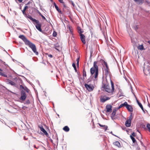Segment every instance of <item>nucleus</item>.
I'll list each match as a JSON object with an SVG mask.
<instances>
[{
    "label": "nucleus",
    "mask_w": 150,
    "mask_h": 150,
    "mask_svg": "<svg viewBox=\"0 0 150 150\" xmlns=\"http://www.w3.org/2000/svg\"><path fill=\"white\" fill-rule=\"evenodd\" d=\"M132 136L133 137H135L136 136V134H135V133L134 132H133L132 134Z\"/></svg>",
    "instance_id": "de8ad7c7"
},
{
    "label": "nucleus",
    "mask_w": 150,
    "mask_h": 150,
    "mask_svg": "<svg viewBox=\"0 0 150 150\" xmlns=\"http://www.w3.org/2000/svg\"><path fill=\"white\" fill-rule=\"evenodd\" d=\"M0 75L2 76H3L5 77H7V75H6L5 74H4V73L1 72H0Z\"/></svg>",
    "instance_id": "2f4dec72"
},
{
    "label": "nucleus",
    "mask_w": 150,
    "mask_h": 150,
    "mask_svg": "<svg viewBox=\"0 0 150 150\" xmlns=\"http://www.w3.org/2000/svg\"><path fill=\"white\" fill-rule=\"evenodd\" d=\"M51 72H53V71H52Z\"/></svg>",
    "instance_id": "69168bd1"
},
{
    "label": "nucleus",
    "mask_w": 150,
    "mask_h": 150,
    "mask_svg": "<svg viewBox=\"0 0 150 150\" xmlns=\"http://www.w3.org/2000/svg\"><path fill=\"white\" fill-rule=\"evenodd\" d=\"M27 17L28 18L30 19L33 22H35V23H38V20H36L35 19L33 18L30 15H28L27 16Z\"/></svg>",
    "instance_id": "4468645a"
},
{
    "label": "nucleus",
    "mask_w": 150,
    "mask_h": 150,
    "mask_svg": "<svg viewBox=\"0 0 150 150\" xmlns=\"http://www.w3.org/2000/svg\"><path fill=\"white\" fill-rule=\"evenodd\" d=\"M137 48L138 49L141 50H145V49L142 45H139L138 47Z\"/></svg>",
    "instance_id": "4be33fe9"
},
{
    "label": "nucleus",
    "mask_w": 150,
    "mask_h": 150,
    "mask_svg": "<svg viewBox=\"0 0 150 150\" xmlns=\"http://www.w3.org/2000/svg\"><path fill=\"white\" fill-rule=\"evenodd\" d=\"M108 128V126L106 125H105L104 126V127H103V129H104L105 131L107 130Z\"/></svg>",
    "instance_id": "72a5a7b5"
},
{
    "label": "nucleus",
    "mask_w": 150,
    "mask_h": 150,
    "mask_svg": "<svg viewBox=\"0 0 150 150\" xmlns=\"http://www.w3.org/2000/svg\"><path fill=\"white\" fill-rule=\"evenodd\" d=\"M7 82L9 84L11 85L12 86H14L16 85V83L12 81L9 80V79H7Z\"/></svg>",
    "instance_id": "dca6fc26"
},
{
    "label": "nucleus",
    "mask_w": 150,
    "mask_h": 150,
    "mask_svg": "<svg viewBox=\"0 0 150 150\" xmlns=\"http://www.w3.org/2000/svg\"><path fill=\"white\" fill-rule=\"evenodd\" d=\"M49 56H51V57H52V55H51V54H50V55Z\"/></svg>",
    "instance_id": "052dcab7"
},
{
    "label": "nucleus",
    "mask_w": 150,
    "mask_h": 150,
    "mask_svg": "<svg viewBox=\"0 0 150 150\" xmlns=\"http://www.w3.org/2000/svg\"><path fill=\"white\" fill-rule=\"evenodd\" d=\"M84 86L89 91H92L94 88V87L92 84L88 85L85 83L84 85Z\"/></svg>",
    "instance_id": "423d86ee"
},
{
    "label": "nucleus",
    "mask_w": 150,
    "mask_h": 150,
    "mask_svg": "<svg viewBox=\"0 0 150 150\" xmlns=\"http://www.w3.org/2000/svg\"><path fill=\"white\" fill-rule=\"evenodd\" d=\"M146 127L148 129V130L150 132V124H147Z\"/></svg>",
    "instance_id": "c85d7f7f"
},
{
    "label": "nucleus",
    "mask_w": 150,
    "mask_h": 150,
    "mask_svg": "<svg viewBox=\"0 0 150 150\" xmlns=\"http://www.w3.org/2000/svg\"><path fill=\"white\" fill-rule=\"evenodd\" d=\"M137 4L140 5L143 4L144 2V0H133Z\"/></svg>",
    "instance_id": "2eb2a0df"
},
{
    "label": "nucleus",
    "mask_w": 150,
    "mask_h": 150,
    "mask_svg": "<svg viewBox=\"0 0 150 150\" xmlns=\"http://www.w3.org/2000/svg\"><path fill=\"white\" fill-rule=\"evenodd\" d=\"M19 38L21 39L26 45L28 46L36 55H38V52H36V49L35 44L28 40L24 35H20L19 36Z\"/></svg>",
    "instance_id": "f03ea898"
},
{
    "label": "nucleus",
    "mask_w": 150,
    "mask_h": 150,
    "mask_svg": "<svg viewBox=\"0 0 150 150\" xmlns=\"http://www.w3.org/2000/svg\"><path fill=\"white\" fill-rule=\"evenodd\" d=\"M57 35V33L55 31H54L53 34V36L54 37H56Z\"/></svg>",
    "instance_id": "473e14b6"
},
{
    "label": "nucleus",
    "mask_w": 150,
    "mask_h": 150,
    "mask_svg": "<svg viewBox=\"0 0 150 150\" xmlns=\"http://www.w3.org/2000/svg\"><path fill=\"white\" fill-rule=\"evenodd\" d=\"M116 110H113L111 114V117H113L115 116L116 114Z\"/></svg>",
    "instance_id": "bb28decb"
},
{
    "label": "nucleus",
    "mask_w": 150,
    "mask_h": 150,
    "mask_svg": "<svg viewBox=\"0 0 150 150\" xmlns=\"http://www.w3.org/2000/svg\"><path fill=\"white\" fill-rule=\"evenodd\" d=\"M13 79L14 80H15V81H16L17 80V77H15V78H13Z\"/></svg>",
    "instance_id": "09e8293b"
},
{
    "label": "nucleus",
    "mask_w": 150,
    "mask_h": 150,
    "mask_svg": "<svg viewBox=\"0 0 150 150\" xmlns=\"http://www.w3.org/2000/svg\"><path fill=\"white\" fill-rule=\"evenodd\" d=\"M54 4L56 10L60 14H62V11L60 9H59L58 6L56 4V3L55 2L54 3Z\"/></svg>",
    "instance_id": "f3484780"
},
{
    "label": "nucleus",
    "mask_w": 150,
    "mask_h": 150,
    "mask_svg": "<svg viewBox=\"0 0 150 150\" xmlns=\"http://www.w3.org/2000/svg\"><path fill=\"white\" fill-rule=\"evenodd\" d=\"M39 128L40 129V130L42 131L45 135L47 137L49 136V134L47 131L45 129L43 128L42 126H39Z\"/></svg>",
    "instance_id": "1a4fd4ad"
},
{
    "label": "nucleus",
    "mask_w": 150,
    "mask_h": 150,
    "mask_svg": "<svg viewBox=\"0 0 150 150\" xmlns=\"http://www.w3.org/2000/svg\"><path fill=\"white\" fill-rule=\"evenodd\" d=\"M147 70L146 69H144V73L145 74H146V75H148V74H149V73H147L146 72V71H147Z\"/></svg>",
    "instance_id": "e433bc0d"
},
{
    "label": "nucleus",
    "mask_w": 150,
    "mask_h": 150,
    "mask_svg": "<svg viewBox=\"0 0 150 150\" xmlns=\"http://www.w3.org/2000/svg\"><path fill=\"white\" fill-rule=\"evenodd\" d=\"M97 61L94 62L93 63V67L90 69V72L91 75L95 73L94 77L96 80H97L98 75V68L97 65Z\"/></svg>",
    "instance_id": "7ed1b4c3"
},
{
    "label": "nucleus",
    "mask_w": 150,
    "mask_h": 150,
    "mask_svg": "<svg viewBox=\"0 0 150 150\" xmlns=\"http://www.w3.org/2000/svg\"><path fill=\"white\" fill-rule=\"evenodd\" d=\"M102 61L103 62L106 68L108 67L107 62H105L104 60H102Z\"/></svg>",
    "instance_id": "7c9ffc66"
},
{
    "label": "nucleus",
    "mask_w": 150,
    "mask_h": 150,
    "mask_svg": "<svg viewBox=\"0 0 150 150\" xmlns=\"http://www.w3.org/2000/svg\"><path fill=\"white\" fill-rule=\"evenodd\" d=\"M76 53H77V55L78 56H80V54L77 51V50L76 51Z\"/></svg>",
    "instance_id": "58836bf2"
},
{
    "label": "nucleus",
    "mask_w": 150,
    "mask_h": 150,
    "mask_svg": "<svg viewBox=\"0 0 150 150\" xmlns=\"http://www.w3.org/2000/svg\"><path fill=\"white\" fill-rule=\"evenodd\" d=\"M113 144L117 146L118 147H121V145L120 143L118 141L115 142H114Z\"/></svg>",
    "instance_id": "aec40b11"
},
{
    "label": "nucleus",
    "mask_w": 150,
    "mask_h": 150,
    "mask_svg": "<svg viewBox=\"0 0 150 150\" xmlns=\"http://www.w3.org/2000/svg\"><path fill=\"white\" fill-rule=\"evenodd\" d=\"M80 59V57H78L77 60H76V62H77V65L78 66L79 65V60Z\"/></svg>",
    "instance_id": "f704fd0d"
},
{
    "label": "nucleus",
    "mask_w": 150,
    "mask_h": 150,
    "mask_svg": "<svg viewBox=\"0 0 150 150\" xmlns=\"http://www.w3.org/2000/svg\"><path fill=\"white\" fill-rule=\"evenodd\" d=\"M63 129L65 132H67L69 131V128L67 126H65L63 128Z\"/></svg>",
    "instance_id": "393cba45"
},
{
    "label": "nucleus",
    "mask_w": 150,
    "mask_h": 150,
    "mask_svg": "<svg viewBox=\"0 0 150 150\" xmlns=\"http://www.w3.org/2000/svg\"><path fill=\"white\" fill-rule=\"evenodd\" d=\"M20 88L21 89H25L24 88V87L22 85H20Z\"/></svg>",
    "instance_id": "79ce46f5"
},
{
    "label": "nucleus",
    "mask_w": 150,
    "mask_h": 150,
    "mask_svg": "<svg viewBox=\"0 0 150 150\" xmlns=\"http://www.w3.org/2000/svg\"><path fill=\"white\" fill-rule=\"evenodd\" d=\"M131 139H132L133 142V143H135L136 142V140L131 135L130 136Z\"/></svg>",
    "instance_id": "cd10ccee"
},
{
    "label": "nucleus",
    "mask_w": 150,
    "mask_h": 150,
    "mask_svg": "<svg viewBox=\"0 0 150 150\" xmlns=\"http://www.w3.org/2000/svg\"><path fill=\"white\" fill-rule=\"evenodd\" d=\"M25 102L27 104H29L30 103V101L29 100H28L27 101Z\"/></svg>",
    "instance_id": "49530a36"
},
{
    "label": "nucleus",
    "mask_w": 150,
    "mask_h": 150,
    "mask_svg": "<svg viewBox=\"0 0 150 150\" xmlns=\"http://www.w3.org/2000/svg\"><path fill=\"white\" fill-rule=\"evenodd\" d=\"M0 71H2V70L0 68Z\"/></svg>",
    "instance_id": "680f3d73"
},
{
    "label": "nucleus",
    "mask_w": 150,
    "mask_h": 150,
    "mask_svg": "<svg viewBox=\"0 0 150 150\" xmlns=\"http://www.w3.org/2000/svg\"><path fill=\"white\" fill-rule=\"evenodd\" d=\"M148 105L150 107V105L149 104Z\"/></svg>",
    "instance_id": "e2e57ef3"
},
{
    "label": "nucleus",
    "mask_w": 150,
    "mask_h": 150,
    "mask_svg": "<svg viewBox=\"0 0 150 150\" xmlns=\"http://www.w3.org/2000/svg\"><path fill=\"white\" fill-rule=\"evenodd\" d=\"M112 106L111 105H107L106 107V112H110L112 110Z\"/></svg>",
    "instance_id": "f8f14e48"
},
{
    "label": "nucleus",
    "mask_w": 150,
    "mask_h": 150,
    "mask_svg": "<svg viewBox=\"0 0 150 150\" xmlns=\"http://www.w3.org/2000/svg\"><path fill=\"white\" fill-rule=\"evenodd\" d=\"M105 74L106 76L108 75L109 74V69L108 67L106 68V69H105Z\"/></svg>",
    "instance_id": "5701e85b"
},
{
    "label": "nucleus",
    "mask_w": 150,
    "mask_h": 150,
    "mask_svg": "<svg viewBox=\"0 0 150 150\" xmlns=\"http://www.w3.org/2000/svg\"><path fill=\"white\" fill-rule=\"evenodd\" d=\"M132 118V113H131L129 118L127 119L125 123V125L127 127H129L131 125V120Z\"/></svg>",
    "instance_id": "20e7f679"
},
{
    "label": "nucleus",
    "mask_w": 150,
    "mask_h": 150,
    "mask_svg": "<svg viewBox=\"0 0 150 150\" xmlns=\"http://www.w3.org/2000/svg\"><path fill=\"white\" fill-rule=\"evenodd\" d=\"M111 88L107 82H103L101 88V90L108 93H111V94H113L115 91V88L114 83L112 81H111Z\"/></svg>",
    "instance_id": "f257e3e1"
},
{
    "label": "nucleus",
    "mask_w": 150,
    "mask_h": 150,
    "mask_svg": "<svg viewBox=\"0 0 150 150\" xmlns=\"http://www.w3.org/2000/svg\"><path fill=\"white\" fill-rule=\"evenodd\" d=\"M41 16L42 17L43 19L46 20V19L42 15Z\"/></svg>",
    "instance_id": "ea45409f"
},
{
    "label": "nucleus",
    "mask_w": 150,
    "mask_h": 150,
    "mask_svg": "<svg viewBox=\"0 0 150 150\" xmlns=\"http://www.w3.org/2000/svg\"><path fill=\"white\" fill-rule=\"evenodd\" d=\"M29 8V6H25L24 8L26 10Z\"/></svg>",
    "instance_id": "37998d69"
},
{
    "label": "nucleus",
    "mask_w": 150,
    "mask_h": 150,
    "mask_svg": "<svg viewBox=\"0 0 150 150\" xmlns=\"http://www.w3.org/2000/svg\"><path fill=\"white\" fill-rule=\"evenodd\" d=\"M112 135H114V136H115V137H118L117 136H116V135H115V134H112Z\"/></svg>",
    "instance_id": "6e6d98bb"
},
{
    "label": "nucleus",
    "mask_w": 150,
    "mask_h": 150,
    "mask_svg": "<svg viewBox=\"0 0 150 150\" xmlns=\"http://www.w3.org/2000/svg\"><path fill=\"white\" fill-rule=\"evenodd\" d=\"M3 61H2V60L1 59H0V62H2Z\"/></svg>",
    "instance_id": "13d9d810"
},
{
    "label": "nucleus",
    "mask_w": 150,
    "mask_h": 150,
    "mask_svg": "<svg viewBox=\"0 0 150 150\" xmlns=\"http://www.w3.org/2000/svg\"><path fill=\"white\" fill-rule=\"evenodd\" d=\"M83 77H86V72L85 68H84L83 69Z\"/></svg>",
    "instance_id": "a878e982"
},
{
    "label": "nucleus",
    "mask_w": 150,
    "mask_h": 150,
    "mask_svg": "<svg viewBox=\"0 0 150 150\" xmlns=\"http://www.w3.org/2000/svg\"><path fill=\"white\" fill-rule=\"evenodd\" d=\"M80 39L82 42V43L83 44H85L86 43V41L85 40L86 37L85 36L83 35L82 34H80L79 35Z\"/></svg>",
    "instance_id": "0eeeda50"
},
{
    "label": "nucleus",
    "mask_w": 150,
    "mask_h": 150,
    "mask_svg": "<svg viewBox=\"0 0 150 150\" xmlns=\"http://www.w3.org/2000/svg\"><path fill=\"white\" fill-rule=\"evenodd\" d=\"M136 100L139 106L143 110H144L143 108L142 104L138 101V100L137 99Z\"/></svg>",
    "instance_id": "412c9836"
},
{
    "label": "nucleus",
    "mask_w": 150,
    "mask_h": 150,
    "mask_svg": "<svg viewBox=\"0 0 150 150\" xmlns=\"http://www.w3.org/2000/svg\"><path fill=\"white\" fill-rule=\"evenodd\" d=\"M127 102H124V103L122 104H121L119 107V108H120L122 107L123 106H125L126 107L127 104Z\"/></svg>",
    "instance_id": "b1692460"
},
{
    "label": "nucleus",
    "mask_w": 150,
    "mask_h": 150,
    "mask_svg": "<svg viewBox=\"0 0 150 150\" xmlns=\"http://www.w3.org/2000/svg\"><path fill=\"white\" fill-rule=\"evenodd\" d=\"M22 12L23 13L24 15H26V12H25V11H23V10H22Z\"/></svg>",
    "instance_id": "a19ab883"
},
{
    "label": "nucleus",
    "mask_w": 150,
    "mask_h": 150,
    "mask_svg": "<svg viewBox=\"0 0 150 150\" xmlns=\"http://www.w3.org/2000/svg\"><path fill=\"white\" fill-rule=\"evenodd\" d=\"M60 3L62 4V5L64 7V8H63V10L64 11V8L67 9L68 8V7L67 6L65 3L63 1Z\"/></svg>",
    "instance_id": "a211bd4d"
},
{
    "label": "nucleus",
    "mask_w": 150,
    "mask_h": 150,
    "mask_svg": "<svg viewBox=\"0 0 150 150\" xmlns=\"http://www.w3.org/2000/svg\"><path fill=\"white\" fill-rule=\"evenodd\" d=\"M72 66L73 67L74 70H75V71L76 72L77 70H76V66L75 64L74 63H73L72 64Z\"/></svg>",
    "instance_id": "c756f323"
},
{
    "label": "nucleus",
    "mask_w": 150,
    "mask_h": 150,
    "mask_svg": "<svg viewBox=\"0 0 150 150\" xmlns=\"http://www.w3.org/2000/svg\"><path fill=\"white\" fill-rule=\"evenodd\" d=\"M24 90H25L26 91V92H27L28 93L29 92V89L27 87L25 88V89Z\"/></svg>",
    "instance_id": "4c0bfd02"
},
{
    "label": "nucleus",
    "mask_w": 150,
    "mask_h": 150,
    "mask_svg": "<svg viewBox=\"0 0 150 150\" xmlns=\"http://www.w3.org/2000/svg\"><path fill=\"white\" fill-rule=\"evenodd\" d=\"M37 24L35 26L36 28L40 31L42 32V30L41 28V25L39 21L38 23H35Z\"/></svg>",
    "instance_id": "6e6552de"
},
{
    "label": "nucleus",
    "mask_w": 150,
    "mask_h": 150,
    "mask_svg": "<svg viewBox=\"0 0 150 150\" xmlns=\"http://www.w3.org/2000/svg\"><path fill=\"white\" fill-rule=\"evenodd\" d=\"M101 127H104V126H105V125H102L101 124H100V123H98V124Z\"/></svg>",
    "instance_id": "a18cd8bd"
},
{
    "label": "nucleus",
    "mask_w": 150,
    "mask_h": 150,
    "mask_svg": "<svg viewBox=\"0 0 150 150\" xmlns=\"http://www.w3.org/2000/svg\"><path fill=\"white\" fill-rule=\"evenodd\" d=\"M148 43H149L150 44V40H149L148 41Z\"/></svg>",
    "instance_id": "4d7b16f0"
},
{
    "label": "nucleus",
    "mask_w": 150,
    "mask_h": 150,
    "mask_svg": "<svg viewBox=\"0 0 150 150\" xmlns=\"http://www.w3.org/2000/svg\"><path fill=\"white\" fill-rule=\"evenodd\" d=\"M92 51H90V56H92Z\"/></svg>",
    "instance_id": "603ef678"
},
{
    "label": "nucleus",
    "mask_w": 150,
    "mask_h": 150,
    "mask_svg": "<svg viewBox=\"0 0 150 150\" xmlns=\"http://www.w3.org/2000/svg\"><path fill=\"white\" fill-rule=\"evenodd\" d=\"M126 108L127 110L130 112H132L133 110V109L132 106L128 104L127 103L126 106Z\"/></svg>",
    "instance_id": "9b49d317"
},
{
    "label": "nucleus",
    "mask_w": 150,
    "mask_h": 150,
    "mask_svg": "<svg viewBox=\"0 0 150 150\" xmlns=\"http://www.w3.org/2000/svg\"><path fill=\"white\" fill-rule=\"evenodd\" d=\"M18 1L20 2H21L23 0H18Z\"/></svg>",
    "instance_id": "5fc2aeb1"
},
{
    "label": "nucleus",
    "mask_w": 150,
    "mask_h": 150,
    "mask_svg": "<svg viewBox=\"0 0 150 150\" xmlns=\"http://www.w3.org/2000/svg\"><path fill=\"white\" fill-rule=\"evenodd\" d=\"M38 13L40 16H41V15H42V14L40 13V12H39V11H38Z\"/></svg>",
    "instance_id": "8fccbe9b"
},
{
    "label": "nucleus",
    "mask_w": 150,
    "mask_h": 150,
    "mask_svg": "<svg viewBox=\"0 0 150 150\" xmlns=\"http://www.w3.org/2000/svg\"><path fill=\"white\" fill-rule=\"evenodd\" d=\"M54 47L55 49L58 51H60L61 49V47L58 43H57L54 45Z\"/></svg>",
    "instance_id": "ddd939ff"
},
{
    "label": "nucleus",
    "mask_w": 150,
    "mask_h": 150,
    "mask_svg": "<svg viewBox=\"0 0 150 150\" xmlns=\"http://www.w3.org/2000/svg\"><path fill=\"white\" fill-rule=\"evenodd\" d=\"M34 147L35 148H36V149H38V148H39V147H36L35 146V145H34Z\"/></svg>",
    "instance_id": "3c124183"
},
{
    "label": "nucleus",
    "mask_w": 150,
    "mask_h": 150,
    "mask_svg": "<svg viewBox=\"0 0 150 150\" xmlns=\"http://www.w3.org/2000/svg\"><path fill=\"white\" fill-rule=\"evenodd\" d=\"M77 30H78V32L79 33V35L82 34V33L83 32V31H82L80 27H77Z\"/></svg>",
    "instance_id": "6ab92c4d"
},
{
    "label": "nucleus",
    "mask_w": 150,
    "mask_h": 150,
    "mask_svg": "<svg viewBox=\"0 0 150 150\" xmlns=\"http://www.w3.org/2000/svg\"><path fill=\"white\" fill-rule=\"evenodd\" d=\"M23 10L25 11H26V10L24 8V9H23Z\"/></svg>",
    "instance_id": "bf43d9fd"
},
{
    "label": "nucleus",
    "mask_w": 150,
    "mask_h": 150,
    "mask_svg": "<svg viewBox=\"0 0 150 150\" xmlns=\"http://www.w3.org/2000/svg\"><path fill=\"white\" fill-rule=\"evenodd\" d=\"M30 4H32V3L30 1H29L26 5H28V6H29V8H30L31 7L30 5Z\"/></svg>",
    "instance_id": "c9c22d12"
},
{
    "label": "nucleus",
    "mask_w": 150,
    "mask_h": 150,
    "mask_svg": "<svg viewBox=\"0 0 150 150\" xmlns=\"http://www.w3.org/2000/svg\"><path fill=\"white\" fill-rule=\"evenodd\" d=\"M59 2L60 3L62 2L63 1V0H58Z\"/></svg>",
    "instance_id": "864d4df0"
},
{
    "label": "nucleus",
    "mask_w": 150,
    "mask_h": 150,
    "mask_svg": "<svg viewBox=\"0 0 150 150\" xmlns=\"http://www.w3.org/2000/svg\"><path fill=\"white\" fill-rule=\"evenodd\" d=\"M51 142H53V141L52 140H51Z\"/></svg>",
    "instance_id": "0e129e2a"
},
{
    "label": "nucleus",
    "mask_w": 150,
    "mask_h": 150,
    "mask_svg": "<svg viewBox=\"0 0 150 150\" xmlns=\"http://www.w3.org/2000/svg\"><path fill=\"white\" fill-rule=\"evenodd\" d=\"M110 98L106 96H103L100 98V101L102 103H104L105 101L109 100Z\"/></svg>",
    "instance_id": "9d476101"
},
{
    "label": "nucleus",
    "mask_w": 150,
    "mask_h": 150,
    "mask_svg": "<svg viewBox=\"0 0 150 150\" xmlns=\"http://www.w3.org/2000/svg\"><path fill=\"white\" fill-rule=\"evenodd\" d=\"M27 98V95L25 90H22L21 91V97L20 98V100L24 101Z\"/></svg>",
    "instance_id": "39448f33"
},
{
    "label": "nucleus",
    "mask_w": 150,
    "mask_h": 150,
    "mask_svg": "<svg viewBox=\"0 0 150 150\" xmlns=\"http://www.w3.org/2000/svg\"><path fill=\"white\" fill-rule=\"evenodd\" d=\"M29 8V6H25L24 8L26 10Z\"/></svg>",
    "instance_id": "c03bdc74"
}]
</instances>
